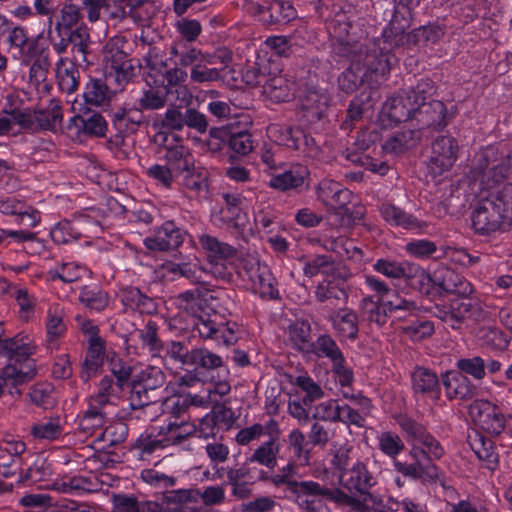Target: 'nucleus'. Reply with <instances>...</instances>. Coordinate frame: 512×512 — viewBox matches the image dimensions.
Returning <instances> with one entry per match:
<instances>
[{
	"label": "nucleus",
	"mask_w": 512,
	"mask_h": 512,
	"mask_svg": "<svg viewBox=\"0 0 512 512\" xmlns=\"http://www.w3.org/2000/svg\"><path fill=\"white\" fill-rule=\"evenodd\" d=\"M81 19L82 14L78 6L74 4H64L60 10L59 17H57L54 23V31L58 40L68 37L70 33L74 34V31L82 24L80 23Z\"/></svg>",
	"instance_id": "40"
},
{
	"label": "nucleus",
	"mask_w": 512,
	"mask_h": 512,
	"mask_svg": "<svg viewBox=\"0 0 512 512\" xmlns=\"http://www.w3.org/2000/svg\"><path fill=\"white\" fill-rule=\"evenodd\" d=\"M328 320L341 340L355 341L358 338L359 319L357 312L353 309L343 307L332 310Z\"/></svg>",
	"instance_id": "26"
},
{
	"label": "nucleus",
	"mask_w": 512,
	"mask_h": 512,
	"mask_svg": "<svg viewBox=\"0 0 512 512\" xmlns=\"http://www.w3.org/2000/svg\"><path fill=\"white\" fill-rule=\"evenodd\" d=\"M340 483L352 496L366 500L377 484V477L369 470L367 461L356 459L351 468L340 474Z\"/></svg>",
	"instance_id": "13"
},
{
	"label": "nucleus",
	"mask_w": 512,
	"mask_h": 512,
	"mask_svg": "<svg viewBox=\"0 0 512 512\" xmlns=\"http://www.w3.org/2000/svg\"><path fill=\"white\" fill-rule=\"evenodd\" d=\"M63 108L60 100L51 98L45 107L34 111V122L43 131L57 132L61 129Z\"/></svg>",
	"instance_id": "30"
},
{
	"label": "nucleus",
	"mask_w": 512,
	"mask_h": 512,
	"mask_svg": "<svg viewBox=\"0 0 512 512\" xmlns=\"http://www.w3.org/2000/svg\"><path fill=\"white\" fill-rule=\"evenodd\" d=\"M34 370L26 369L17 371L12 365H6L0 369V397L5 393L11 396H20L22 394L19 388L23 384L33 379Z\"/></svg>",
	"instance_id": "31"
},
{
	"label": "nucleus",
	"mask_w": 512,
	"mask_h": 512,
	"mask_svg": "<svg viewBox=\"0 0 512 512\" xmlns=\"http://www.w3.org/2000/svg\"><path fill=\"white\" fill-rule=\"evenodd\" d=\"M26 443L20 438L7 436L0 440V468L7 469L12 464L21 465V455L26 451Z\"/></svg>",
	"instance_id": "47"
},
{
	"label": "nucleus",
	"mask_w": 512,
	"mask_h": 512,
	"mask_svg": "<svg viewBox=\"0 0 512 512\" xmlns=\"http://www.w3.org/2000/svg\"><path fill=\"white\" fill-rule=\"evenodd\" d=\"M164 158L167 166L178 173L188 171L194 164V159L189 149L181 143H175L166 147Z\"/></svg>",
	"instance_id": "54"
},
{
	"label": "nucleus",
	"mask_w": 512,
	"mask_h": 512,
	"mask_svg": "<svg viewBox=\"0 0 512 512\" xmlns=\"http://www.w3.org/2000/svg\"><path fill=\"white\" fill-rule=\"evenodd\" d=\"M93 42L89 29L85 24H81L74 34L62 38L61 40L52 41L54 52L63 56L69 46L71 52L70 61L78 63L81 68H89L93 66L98 59L97 53L94 51Z\"/></svg>",
	"instance_id": "7"
},
{
	"label": "nucleus",
	"mask_w": 512,
	"mask_h": 512,
	"mask_svg": "<svg viewBox=\"0 0 512 512\" xmlns=\"http://www.w3.org/2000/svg\"><path fill=\"white\" fill-rule=\"evenodd\" d=\"M83 98L85 104L101 107L110 102L111 91L104 80L90 78L84 86Z\"/></svg>",
	"instance_id": "52"
},
{
	"label": "nucleus",
	"mask_w": 512,
	"mask_h": 512,
	"mask_svg": "<svg viewBox=\"0 0 512 512\" xmlns=\"http://www.w3.org/2000/svg\"><path fill=\"white\" fill-rule=\"evenodd\" d=\"M22 63L30 65L28 73L29 83L36 88L39 87L47 80L52 65L49 47L41 48L35 55L31 56L29 61H22Z\"/></svg>",
	"instance_id": "34"
},
{
	"label": "nucleus",
	"mask_w": 512,
	"mask_h": 512,
	"mask_svg": "<svg viewBox=\"0 0 512 512\" xmlns=\"http://www.w3.org/2000/svg\"><path fill=\"white\" fill-rule=\"evenodd\" d=\"M294 82L282 75L265 78L262 84L263 92L276 102L289 101L294 96Z\"/></svg>",
	"instance_id": "45"
},
{
	"label": "nucleus",
	"mask_w": 512,
	"mask_h": 512,
	"mask_svg": "<svg viewBox=\"0 0 512 512\" xmlns=\"http://www.w3.org/2000/svg\"><path fill=\"white\" fill-rule=\"evenodd\" d=\"M268 138L278 146L296 151L304 158L321 159L322 149L315 138L300 126H289L278 123L270 124L267 129Z\"/></svg>",
	"instance_id": "4"
},
{
	"label": "nucleus",
	"mask_w": 512,
	"mask_h": 512,
	"mask_svg": "<svg viewBox=\"0 0 512 512\" xmlns=\"http://www.w3.org/2000/svg\"><path fill=\"white\" fill-rule=\"evenodd\" d=\"M86 358L83 363V369L87 374V378L91 374H95L103 364L105 356L106 342L103 338L90 340Z\"/></svg>",
	"instance_id": "62"
},
{
	"label": "nucleus",
	"mask_w": 512,
	"mask_h": 512,
	"mask_svg": "<svg viewBox=\"0 0 512 512\" xmlns=\"http://www.w3.org/2000/svg\"><path fill=\"white\" fill-rule=\"evenodd\" d=\"M319 199L327 205L338 208V212H342L347 208V204L351 202L352 192L343 188L335 181H322L318 190Z\"/></svg>",
	"instance_id": "35"
},
{
	"label": "nucleus",
	"mask_w": 512,
	"mask_h": 512,
	"mask_svg": "<svg viewBox=\"0 0 512 512\" xmlns=\"http://www.w3.org/2000/svg\"><path fill=\"white\" fill-rule=\"evenodd\" d=\"M322 246L341 258L352 259L362 255V250L356 246L354 240L344 236L327 237L323 240Z\"/></svg>",
	"instance_id": "58"
},
{
	"label": "nucleus",
	"mask_w": 512,
	"mask_h": 512,
	"mask_svg": "<svg viewBox=\"0 0 512 512\" xmlns=\"http://www.w3.org/2000/svg\"><path fill=\"white\" fill-rule=\"evenodd\" d=\"M307 175L308 171L306 168H291L290 170L284 171L283 173L273 175L270 178L269 186L280 191H300L305 185Z\"/></svg>",
	"instance_id": "43"
},
{
	"label": "nucleus",
	"mask_w": 512,
	"mask_h": 512,
	"mask_svg": "<svg viewBox=\"0 0 512 512\" xmlns=\"http://www.w3.org/2000/svg\"><path fill=\"white\" fill-rule=\"evenodd\" d=\"M329 96L326 92L310 90L301 100V109L312 119L320 120L328 106Z\"/></svg>",
	"instance_id": "60"
},
{
	"label": "nucleus",
	"mask_w": 512,
	"mask_h": 512,
	"mask_svg": "<svg viewBox=\"0 0 512 512\" xmlns=\"http://www.w3.org/2000/svg\"><path fill=\"white\" fill-rule=\"evenodd\" d=\"M449 302L453 318L452 329H459L466 320L476 319L481 314L479 303L468 298V296H459Z\"/></svg>",
	"instance_id": "42"
},
{
	"label": "nucleus",
	"mask_w": 512,
	"mask_h": 512,
	"mask_svg": "<svg viewBox=\"0 0 512 512\" xmlns=\"http://www.w3.org/2000/svg\"><path fill=\"white\" fill-rule=\"evenodd\" d=\"M79 65L70 61L67 56H60L55 64V76L59 89L68 95L73 94L79 88Z\"/></svg>",
	"instance_id": "29"
},
{
	"label": "nucleus",
	"mask_w": 512,
	"mask_h": 512,
	"mask_svg": "<svg viewBox=\"0 0 512 512\" xmlns=\"http://www.w3.org/2000/svg\"><path fill=\"white\" fill-rule=\"evenodd\" d=\"M430 97L425 96L424 99H419L415 106L414 121L417 123L415 129H420L422 133L426 128L440 130L448 125L446 106L439 100L428 101Z\"/></svg>",
	"instance_id": "18"
},
{
	"label": "nucleus",
	"mask_w": 512,
	"mask_h": 512,
	"mask_svg": "<svg viewBox=\"0 0 512 512\" xmlns=\"http://www.w3.org/2000/svg\"><path fill=\"white\" fill-rule=\"evenodd\" d=\"M381 217L391 226L401 227L406 230L422 231L427 228V223L419 220L413 214L407 213L393 203L385 202L379 207Z\"/></svg>",
	"instance_id": "28"
},
{
	"label": "nucleus",
	"mask_w": 512,
	"mask_h": 512,
	"mask_svg": "<svg viewBox=\"0 0 512 512\" xmlns=\"http://www.w3.org/2000/svg\"><path fill=\"white\" fill-rule=\"evenodd\" d=\"M198 241L206 254L208 262L226 261L237 255V249L235 247L220 241L210 234H201L198 237Z\"/></svg>",
	"instance_id": "36"
},
{
	"label": "nucleus",
	"mask_w": 512,
	"mask_h": 512,
	"mask_svg": "<svg viewBox=\"0 0 512 512\" xmlns=\"http://www.w3.org/2000/svg\"><path fill=\"white\" fill-rule=\"evenodd\" d=\"M288 336L294 349L302 354H306L311 340V324L308 320H296L288 327Z\"/></svg>",
	"instance_id": "55"
},
{
	"label": "nucleus",
	"mask_w": 512,
	"mask_h": 512,
	"mask_svg": "<svg viewBox=\"0 0 512 512\" xmlns=\"http://www.w3.org/2000/svg\"><path fill=\"white\" fill-rule=\"evenodd\" d=\"M307 355H314L319 359H328L330 363L344 355L336 340L329 334L323 333L312 341Z\"/></svg>",
	"instance_id": "46"
},
{
	"label": "nucleus",
	"mask_w": 512,
	"mask_h": 512,
	"mask_svg": "<svg viewBox=\"0 0 512 512\" xmlns=\"http://www.w3.org/2000/svg\"><path fill=\"white\" fill-rule=\"evenodd\" d=\"M79 302L90 310L103 311L109 303V295L97 285H85L78 296Z\"/></svg>",
	"instance_id": "56"
},
{
	"label": "nucleus",
	"mask_w": 512,
	"mask_h": 512,
	"mask_svg": "<svg viewBox=\"0 0 512 512\" xmlns=\"http://www.w3.org/2000/svg\"><path fill=\"white\" fill-rule=\"evenodd\" d=\"M441 382L445 396L449 401L466 402L472 400L478 392L477 386L471 379L455 369L441 374Z\"/></svg>",
	"instance_id": "20"
},
{
	"label": "nucleus",
	"mask_w": 512,
	"mask_h": 512,
	"mask_svg": "<svg viewBox=\"0 0 512 512\" xmlns=\"http://www.w3.org/2000/svg\"><path fill=\"white\" fill-rule=\"evenodd\" d=\"M436 92L434 82L421 78L415 86L403 89L396 96L388 98L381 110V121L388 125L414 120L416 104L425 96H433Z\"/></svg>",
	"instance_id": "3"
},
{
	"label": "nucleus",
	"mask_w": 512,
	"mask_h": 512,
	"mask_svg": "<svg viewBox=\"0 0 512 512\" xmlns=\"http://www.w3.org/2000/svg\"><path fill=\"white\" fill-rule=\"evenodd\" d=\"M430 285L438 286L448 294L467 297L473 292L471 283L463 276L451 269H442L431 275Z\"/></svg>",
	"instance_id": "27"
},
{
	"label": "nucleus",
	"mask_w": 512,
	"mask_h": 512,
	"mask_svg": "<svg viewBox=\"0 0 512 512\" xmlns=\"http://www.w3.org/2000/svg\"><path fill=\"white\" fill-rule=\"evenodd\" d=\"M123 391L120 384L115 383L111 376H104L97 387V392L90 396L87 401L97 405L98 407L110 411L115 406L117 400Z\"/></svg>",
	"instance_id": "37"
},
{
	"label": "nucleus",
	"mask_w": 512,
	"mask_h": 512,
	"mask_svg": "<svg viewBox=\"0 0 512 512\" xmlns=\"http://www.w3.org/2000/svg\"><path fill=\"white\" fill-rule=\"evenodd\" d=\"M258 482L269 483L282 491V498L288 501H299L304 496L324 495L327 491L324 485L315 481H298L290 479L279 472L271 473V470L260 469L256 476Z\"/></svg>",
	"instance_id": "8"
},
{
	"label": "nucleus",
	"mask_w": 512,
	"mask_h": 512,
	"mask_svg": "<svg viewBox=\"0 0 512 512\" xmlns=\"http://www.w3.org/2000/svg\"><path fill=\"white\" fill-rule=\"evenodd\" d=\"M164 448L180 446L195 434V424L185 421L169 422L158 430Z\"/></svg>",
	"instance_id": "33"
},
{
	"label": "nucleus",
	"mask_w": 512,
	"mask_h": 512,
	"mask_svg": "<svg viewBox=\"0 0 512 512\" xmlns=\"http://www.w3.org/2000/svg\"><path fill=\"white\" fill-rule=\"evenodd\" d=\"M66 128L75 137L102 138L106 136L108 123L101 113L87 110L71 117Z\"/></svg>",
	"instance_id": "19"
},
{
	"label": "nucleus",
	"mask_w": 512,
	"mask_h": 512,
	"mask_svg": "<svg viewBox=\"0 0 512 512\" xmlns=\"http://www.w3.org/2000/svg\"><path fill=\"white\" fill-rule=\"evenodd\" d=\"M459 143L451 135H441L431 144L428 168L434 176L449 171L458 159Z\"/></svg>",
	"instance_id": "14"
},
{
	"label": "nucleus",
	"mask_w": 512,
	"mask_h": 512,
	"mask_svg": "<svg viewBox=\"0 0 512 512\" xmlns=\"http://www.w3.org/2000/svg\"><path fill=\"white\" fill-rule=\"evenodd\" d=\"M65 312L59 305L50 306L45 317V347L51 353L60 348L67 333Z\"/></svg>",
	"instance_id": "24"
},
{
	"label": "nucleus",
	"mask_w": 512,
	"mask_h": 512,
	"mask_svg": "<svg viewBox=\"0 0 512 512\" xmlns=\"http://www.w3.org/2000/svg\"><path fill=\"white\" fill-rule=\"evenodd\" d=\"M106 73L115 78L118 86H124L135 76V66L131 59L122 51L113 54L105 66Z\"/></svg>",
	"instance_id": "41"
},
{
	"label": "nucleus",
	"mask_w": 512,
	"mask_h": 512,
	"mask_svg": "<svg viewBox=\"0 0 512 512\" xmlns=\"http://www.w3.org/2000/svg\"><path fill=\"white\" fill-rule=\"evenodd\" d=\"M183 185L197 196H204L208 193V172L203 168H195L194 164L188 171H184Z\"/></svg>",
	"instance_id": "63"
},
{
	"label": "nucleus",
	"mask_w": 512,
	"mask_h": 512,
	"mask_svg": "<svg viewBox=\"0 0 512 512\" xmlns=\"http://www.w3.org/2000/svg\"><path fill=\"white\" fill-rule=\"evenodd\" d=\"M166 375L161 368L156 366H147L136 374L130 384V407L140 412L146 407L157 401V392L165 384Z\"/></svg>",
	"instance_id": "5"
},
{
	"label": "nucleus",
	"mask_w": 512,
	"mask_h": 512,
	"mask_svg": "<svg viewBox=\"0 0 512 512\" xmlns=\"http://www.w3.org/2000/svg\"><path fill=\"white\" fill-rule=\"evenodd\" d=\"M195 490H166L161 499L165 512H185L188 502L195 499Z\"/></svg>",
	"instance_id": "57"
},
{
	"label": "nucleus",
	"mask_w": 512,
	"mask_h": 512,
	"mask_svg": "<svg viewBox=\"0 0 512 512\" xmlns=\"http://www.w3.org/2000/svg\"><path fill=\"white\" fill-rule=\"evenodd\" d=\"M84 218V215H80L75 221L65 219L58 222L50 231L53 242L61 245L80 239L82 231L79 225Z\"/></svg>",
	"instance_id": "51"
},
{
	"label": "nucleus",
	"mask_w": 512,
	"mask_h": 512,
	"mask_svg": "<svg viewBox=\"0 0 512 512\" xmlns=\"http://www.w3.org/2000/svg\"><path fill=\"white\" fill-rule=\"evenodd\" d=\"M109 414L110 411H106L87 401V409L79 419V431L85 436H92L97 429L102 428L106 424Z\"/></svg>",
	"instance_id": "44"
},
{
	"label": "nucleus",
	"mask_w": 512,
	"mask_h": 512,
	"mask_svg": "<svg viewBox=\"0 0 512 512\" xmlns=\"http://www.w3.org/2000/svg\"><path fill=\"white\" fill-rule=\"evenodd\" d=\"M193 331L204 340H213L218 345L230 346L237 343L242 335L241 326L232 320H217V316H200L194 319Z\"/></svg>",
	"instance_id": "9"
},
{
	"label": "nucleus",
	"mask_w": 512,
	"mask_h": 512,
	"mask_svg": "<svg viewBox=\"0 0 512 512\" xmlns=\"http://www.w3.org/2000/svg\"><path fill=\"white\" fill-rule=\"evenodd\" d=\"M120 299L126 308L141 314L152 315L157 312L156 301L142 293L137 287L127 286L123 288L120 292Z\"/></svg>",
	"instance_id": "32"
},
{
	"label": "nucleus",
	"mask_w": 512,
	"mask_h": 512,
	"mask_svg": "<svg viewBox=\"0 0 512 512\" xmlns=\"http://www.w3.org/2000/svg\"><path fill=\"white\" fill-rule=\"evenodd\" d=\"M170 60H174V64L181 67L182 69L199 63L206 53H203L196 47H188L183 42H178L170 46L169 48Z\"/></svg>",
	"instance_id": "53"
},
{
	"label": "nucleus",
	"mask_w": 512,
	"mask_h": 512,
	"mask_svg": "<svg viewBox=\"0 0 512 512\" xmlns=\"http://www.w3.org/2000/svg\"><path fill=\"white\" fill-rule=\"evenodd\" d=\"M423 133L420 129H408L396 132L382 145L386 153L400 155L415 147L421 140Z\"/></svg>",
	"instance_id": "38"
},
{
	"label": "nucleus",
	"mask_w": 512,
	"mask_h": 512,
	"mask_svg": "<svg viewBox=\"0 0 512 512\" xmlns=\"http://www.w3.org/2000/svg\"><path fill=\"white\" fill-rule=\"evenodd\" d=\"M372 268L375 272L390 279H404L412 288L424 292L430 286L431 275L419 264L408 260L392 258L377 259Z\"/></svg>",
	"instance_id": "6"
},
{
	"label": "nucleus",
	"mask_w": 512,
	"mask_h": 512,
	"mask_svg": "<svg viewBox=\"0 0 512 512\" xmlns=\"http://www.w3.org/2000/svg\"><path fill=\"white\" fill-rule=\"evenodd\" d=\"M468 178L479 190L489 192L504 216L512 223V183L492 191L512 178V151L504 152L495 146L486 147L471 167Z\"/></svg>",
	"instance_id": "2"
},
{
	"label": "nucleus",
	"mask_w": 512,
	"mask_h": 512,
	"mask_svg": "<svg viewBox=\"0 0 512 512\" xmlns=\"http://www.w3.org/2000/svg\"><path fill=\"white\" fill-rule=\"evenodd\" d=\"M30 432L35 439L54 441L63 435L64 423L61 416H51L32 425Z\"/></svg>",
	"instance_id": "50"
},
{
	"label": "nucleus",
	"mask_w": 512,
	"mask_h": 512,
	"mask_svg": "<svg viewBox=\"0 0 512 512\" xmlns=\"http://www.w3.org/2000/svg\"><path fill=\"white\" fill-rule=\"evenodd\" d=\"M471 412L481 428L489 434L499 435L505 428V417L499 408L488 400H477Z\"/></svg>",
	"instance_id": "23"
},
{
	"label": "nucleus",
	"mask_w": 512,
	"mask_h": 512,
	"mask_svg": "<svg viewBox=\"0 0 512 512\" xmlns=\"http://www.w3.org/2000/svg\"><path fill=\"white\" fill-rule=\"evenodd\" d=\"M280 452V443L277 439H268L261 443L253 453L247 457L248 463H257L273 470L277 466V457Z\"/></svg>",
	"instance_id": "48"
},
{
	"label": "nucleus",
	"mask_w": 512,
	"mask_h": 512,
	"mask_svg": "<svg viewBox=\"0 0 512 512\" xmlns=\"http://www.w3.org/2000/svg\"><path fill=\"white\" fill-rule=\"evenodd\" d=\"M187 236V231L174 220L164 221L155 229L153 236L144 239V245L151 251H170L179 248Z\"/></svg>",
	"instance_id": "16"
},
{
	"label": "nucleus",
	"mask_w": 512,
	"mask_h": 512,
	"mask_svg": "<svg viewBox=\"0 0 512 512\" xmlns=\"http://www.w3.org/2000/svg\"><path fill=\"white\" fill-rule=\"evenodd\" d=\"M233 60V53L226 47L206 53L203 59L190 71V80L197 84H207L224 79V72Z\"/></svg>",
	"instance_id": "11"
},
{
	"label": "nucleus",
	"mask_w": 512,
	"mask_h": 512,
	"mask_svg": "<svg viewBox=\"0 0 512 512\" xmlns=\"http://www.w3.org/2000/svg\"><path fill=\"white\" fill-rule=\"evenodd\" d=\"M36 345L34 341L23 333L5 338L3 344H1L0 356L7 357L17 371H24L26 369H33V379L37 375L36 360L31 358L36 353Z\"/></svg>",
	"instance_id": "12"
},
{
	"label": "nucleus",
	"mask_w": 512,
	"mask_h": 512,
	"mask_svg": "<svg viewBox=\"0 0 512 512\" xmlns=\"http://www.w3.org/2000/svg\"><path fill=\"white\" fill-rule=\"evenodd\" d=\"M389 315L395 319L404 320L411 316H418L421 308L413 300L396 295L393 299L385 301Z\"/></svg>",
	"instance_id": "64"
},
{
	"label": "nucleus",
	"mask_w": 512,
	"mask_h": 512,
	"mask_svg": "<svg viewBox=\"0 0 512 512\" xmlns=\"http://www.w3.org/2000/svg\"><path fill=\"white\" fill-rule=\"evenodd\" d=\"M143 123V114L140 110L118 109L111 114V125L115 134L108 139L110 148H121L125 138L136 133Z\"/></svg>",
	"instance_id": "17"
},
{
	"label": "nucleus",
	"mask_w": 512,
	"mask_h": 512,
	"mask_svg": "<svg viewBox=\"0 0 512 512\" xmlns=\"http://www.w3.org/2000/svg\"><path fill=\"white\" fill-rule=\"evenodd\" d=\"M470 218L472 229L481 236L502 231L512 224L489 194L477 202Z\"/></svg>",
	"instance_id": "10"
},
{
	"label": "nucleus",
	"mask_w": 512,
	"mask_h": 512,
	"mask_svg": "<svg viewBox=\"0 0 512 512\" xmlns=\"http://www.w3.org/2000/svg\"><path fill=\"white\" fill-rule=\"evenodd\" d=\"M412 392L415 397L437 401L441 396V377L424 366H416L411 373Z\"/></svg>",
	"instance_id": "21"
},
{
	"label": "nucleus",
	"mask_w": 512,
	"mask_h": 512,
	"mask_svg": "<svg viewBox=\"0 0 512 512\" xmlns=\"http://www.w3.org/2000/svg\"><path fill=\"white\" fill-rule=\"evenodd\" d=\"M471 449L479 460L485 462L488 469L494 470L498 465V454L495 451V445L491 438L480 433H476L470 440Z\"/></svg>",
	"instance_id": "49"
},
{
	"label": "nucleus",
	"mask_w": 512,
	"mask_h": 512,
	"mask_svg": "<svg viewBox=\"0 0 512 512\" xmlns=\"http://www.w3.org/2000/svg\"><path fill=\"white\" fill-rule=\"evenodd\" d=\"M397 61L396 56L390 50L374 48L365 54L361 66L365 72L370 74L369 80L371 83L376 84L378 76L388 74L392 67L397 64Z\"/></svg>",
	"instance_id": "25"
},
{
	"label": "nucleus",
	"mask_w": 512,
	"mask_h": 512,
	"mask_svg": "<svg viewBox=\"0 0 512 512\" xmlns=\"http://www.w3.org/2000/svg\"><path fill=\"white\" fill-rule=\"evenodd\" d=\"M398 424L410 443L409 457L411 462L395 460L394 469L404 477L421 483H435L440 479V468L434 464L445 455L440 441L427 428L409 417H401Z\"/></svg>",
	"instance_id": "1"
},
{
	"label": "nucleus",
	"mask_w": 512,
	"mask_h": 512,
	"mask_svg": "<svg viewBox=\"0 0 512 512\" xmlns=\"http://www.w3.org/2000/svg\"><path fill=\"white\" fill-rule=\"evenodd\" d=\"M369 73L364 71L359 61H353L338 77V86L346 94L355 92L360 86L368 84L372 87L369 80Z\"/></svg>",
	"instance_id": "39"
},
{
	"label": "nucleus",
	"mask_w": 512,
	"mask_h": 512,
	"mask_svg": "<svg viewBox=\"0 0 512 512\" xmlns=\"http://www.w3.org/2000/svg\"><path fill=\"white\" fill-rule=\"evenodd\" d=\"M336 270L335 261L328 255H315L307 259L303 266V274L308 278H313L319 274L334 276Z\"/></svg>",
	"instance_id": "61"
},
{
	"label": "nucleus",
	"mask_w": 512,
	"mask_h": 512,
	"mask_svg": "<svg viewBox=\"0 0 512 512\" xmlns=\"http://www.w3.org/2000/svg\"><path fill=\"white\" fill-rule=\"evenodd\" d=\"M245 272L248 280L252 283L253 290L261 297L279 298L276 279L267 265L255 261L250 263V266L245 265Z\"/></svg>",
	"instance_id": "22"
},
{
	"label": "nucleus",
	"mask_w": 512,
	"mask_h": 512,
	"mask_svg": "<svg viewBox=\"0 0 512 512\" xmlns=\"http://www.w3.org/2000/svg\"><path fill=\"white\" fill-rule=\"evenodd\" d=\"M212 391L202 389L199 393L176 391L162 402V411L174 418L188 413L191 407L208 408L212 404Z\"/></svg>",
	"instance_id": "15"
},
{
	"label": "nucleus",
	"mask_w": 512,
	"mask_h": 512,
	"mask_svg": "<svg viewBox=\"0 0 512 512\" xmlns=\"http://www.w3.org/2000/svg\"><path fill=\"white\" fill-rule=\"evenodd\" d=\"M28 397L34 405L50 409L56 404L55 388L48 381L37 382L29 389Z\"/></svg>",
	"instance_id": "59"
}]
</instances>
